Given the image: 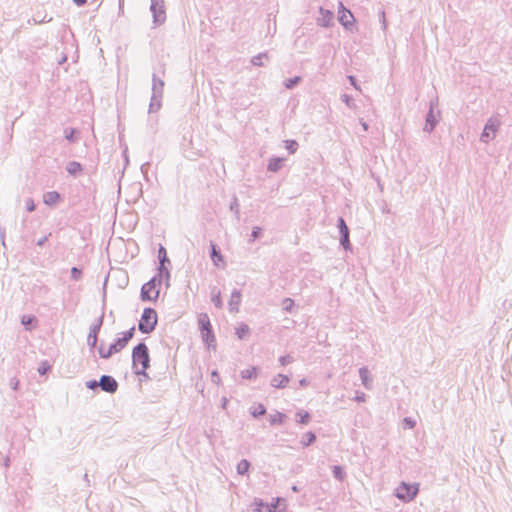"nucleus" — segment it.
Segmentation results:
<instances>
[{"mask_svg":"<svg viewBox=\"0 0 512 512\" xmlns=\"http://www.w3.org/2000/svg\"><path fill=\"white\" fill-rule=\"evenodd\" d=\"M133 370L148 369L150 367V356L148 347L145 343H139L132 351Z\"/></svg>","mask_w":512,"mask_h":512,"instance_id":"nucleus-1","label":"nucleus"},{"mask_svg":"<svg viewBox=\"0 0 512 512\" xmlns=\"http://www.w3.org/2000/svg\"><path fill=\"white\" fill-rule=\"evenodd\" d=\"M164 81L157 77L155 73L152 75V95L149 105V112H156L161 107V100L164 92Z\"/></svg>","mask_w":512,"mask_h":512,"instance_id":"nucleus-2","label":"nucleus"},{"mask_svg":"<svg viewBox=\"0 0 512 512\" xmlns=\"http://www.w3.org/2000/svg\"><path fill=\"white\" fill-rule=\"evenodd\" d=\"M157 313L153 308H145L138 324V329L144 333H151L157 325Z\"/></svg>","mask_w":512,"mask_h":512,"instance_id":"nucleus-3","label":"nucleus"},{"mask_svg":"<svg viewBox=\"0 0 512 512\" xmlns=\"http://www.w3.org/2000/svg\"><path fill=\"white\" fill-rule=\"evenodd\" d=\"M162 281L159 282V273L154 276L150 281L145 283L141 288V299L143 301H156L159 297V290L156 289L158 285L161 284Z\"/></svg>","mask_w":512,"mask_h":512,"instance_id":"nucleus-4","label":"nucleus"},{"mask_svg":"<svg viewBox=\"0 0 512 512\" xmlns=\"http://www.w3.org/2000/svg\"><path fill=\"white\" fill-rule=\"evenodd\" d=\"M437 104H438L437 99L430 101L429 111L426 115L425 126L423 128V130L425 132L431 133L434 130V128L436 127L437 123L439 122L440 111L438 110L436 113L434 111Z\"/></svg>","mask_w":512,"mask_h":512,"instance_id":"nucleus-5","label":"nucleus"},{"mask_svg":"<svg viewBox=\"0 0 512 512\" xmlns=\"http://www.w3.org/2000/svg\"><path fill=\"white\" fill-rule=\"evenodd\" d=\"M150 11L155 25H161L166 20L164 0H151Z\"/></svg>","mask_w":512,"mask_h":512,"instance_id":"nucleus-6","label":"nucleus"},{"mask_svg":"<svg viewBox=\"0 0 512 512\" xmlns=\"http://www.w3.org/2000/svg\"><path fill=\"white\" fill-rule=\"evenodd\" d=\"M417 492V487L402 482L396 489V497L404 502H409L415 498Z\"/></svg>","mask_w":512,"mask_h":512,"instance_id":"nucleus-7","label":"nucleus"},{"mask_svg":"<svg viewBox=\"0 0 512 512\" xmlns=\"http://www.w3.org/2000/svg\"><path fill=\"white\" fill-rule=\"evenodd\" d=\"M500 122L496 118L488 119L483 132L480 136V140L484 143H488L495 137V133L498 130Z\"/></svg>","mask_w":512,"mask_h":512,"instance_id":"nucleus-8","label":"nucleus"},{"mask_svg":"<svg viewBox=\"0 0 512 512\" xmlns=\"http://www.w3.org/2000/svg\"><path fill=\"white\" fill-rule=\"evenodd\" d=\"M158 257L160 261V266L158 268L159 271V282L165 278L167 281L170 277L169 270L164 266L165 262H169V259L167 257L166 249L163 246H160L158 250Z\"/></svg>","mask_w":512,"mask_h":512,"instance_id":"nucleus-9","label":"nucleus"},{"mask_svg":"<svg viewBox=\"0 0 512 512\" xmlns=\"http://www.w3.org/2000/svg\"><path fill=\"white\" fill-rule=\"evenodd\" d=\"M99 387L107 393H115L118 389L117 381L109 375H102L99 380Z\"/></svg>","mask_w":512,"mask_h":512,"instance_id":"nucleus-10","label":"nucleus"},{"mask_svg":"<svg viewBox=\"0 0 512 512\" xmlns=\"http://www.w3.org/2000/svg\"><path fill=\"white\" fill-rule=\"evenodd\" d=\"M120 339L118 338L113 344L110 345V347L106 350L104 348V345L101 344L99 347H98V353H99V356L103 359H108L110 358L114 353H117L119 351H121L123 348H124V345L123 344H119Z\"/></svg>","mask_w":512,"mask_h":512,"instance_id":"nucleus-11","label":"nucleus"},{"mask_svg":"<svg viewBox=\"0 0 512 512\" xmlns=\"http://www.w3.org/2000/svg\"><path fill=\"white\" fill-rule=\"evenodd\" d=\"M103 323V315L100 316L95 324L90 327V331L87 337V343L90 348H94L97 344L98 333Z\"/></svg>","mask_w":512,"mask_h":512,"instance_id":"nucleus-12","label":"nucleus"},{"mask_svg":"<svg viewBox=\"0 0 512 512\" xmlns=\"http://www.w3.org/2000/svg\"><path fill=\"white\" fill-rule=\"evenodd\" d=\"M338 20L341 25L345 27L347 30H351L354 26L355 18L350 10L343 8V11H338Z\"/></svg>","mask_w":512,"mask_h":512,"instance_id":"nucleus-13","label":"nucleus"},{"mask_svg":"<svg viewBox=\"0 0 512 512\" xmlns=\"http://www.w3.org/2000/svg\"><path fill=\"white\" fill-rule=\"evenodd\" d=\"M240 302H241V292L237 289H234L231 293L230 300L228 302L229 310L231 312H238Z\"/></svg>","mask_w":512,"mask_h":512,"instance_id":"nucleus-14","label":"nucleus"},{"mask_svg":"<svg viewBox=\"0 0 512 512\" xmlns=\"http://www.w3.org/2000/svg\"><path fill=\"white\" fill-rule=\"evenodd\" d=\"M359 376H360L362 385L366 389H371L372 388L373 379H372V377L370 375V372H369L367 367H361L359 369Z\"/></svg>","mask_w":512,"mask_h":512,"instance_id":"nucleus-15","label":"nucleus"},{"mask_svg":"<svg viewBox=\"0 0 512 512\" xmlns=\"http://www.w3.org/2000/svg\"><path fill=\"white\" fill-rule=\"evenodd\" d=\"M289 377L283 374H277L271 379V386L277 389H282L289 383Z\"/></svg>","mask_w":512,"mask_h":512,"instance_id":"nucleus-16","label":"nucleus"},{"mask_svg":"<svg viewBox=\"0 0 512 512\" xmlns=\"http://www.w3.org/2000/svg\"><path fill=\"white\" fill-rule=\"evenodd\" d=\"M284 158L275 157L269 160L267 169L271 172H278L284 165Z\"/></svg>","mask_w":512,"mask_h":512,"instance_id":"nucleus-17","label":"nucleus"},{"mask_svg":"<svg viewBox=\"0 0 512 512\" xmlns=\"http://www.w3.org/2000/svg\"><path fill=\"white\" fill-rule=\"evenodd\" d=\"M82 170V165L77 161H70L66 165V171L72 176L79 175Z\"/></svg>","mask_w":512,"mask_h":512,"instance_id":"nucleus-18","label":"nucleus"},{"mask_svg":"<svg viewBox=\"0 0 512 512\" xmlns=\"http://www.w3.org/2000/svg\"><path fill=\"white\" fill-rule=\"evenodd\" d=\"M60 199V195L56 191H50L44 194L43 201L46 205H54Z\"/></svg>","mask_w":512,"mask_h":512,"instance_id":"nucleus-19","label":"nucleus"},{"mask_svg":"<svg viewBox=\"0 0 512 512\" xmlns=\"http://www.w3.org/2000/svg\"><path fill=\"white\" fill-rule=\"evenodd\" d=\"M211 259L215 266H219L220 262H224L222 254L216 249V245L214 243H211Z\"/></svg>","mask_w":512,"mask_h":512,"instance_id":"nucleus-20","label":"nucleus"},{"mask_svg":"<svg viewBox=\"0 0 512 512\" xmlns=\"http://www.w3.org/2000/svg\"><path fill=\"white\" fill-rule=\"evenodd\" d=\"M286 418L287 416L284 413L277 411L269 416V421L271 425H281L285 422Z\"/></svg>","mask_w":512,"mask_h":512,"instance_id":"nucleus-21","label":"nucleus"},{"mask_svg":"<svg viewBox=\"0 0 512 512\" xmlns=\"http://www.w3.org/2000/svg\"><path fill=\"white\" fill-rule=\"evenodd\" d=\"M311 420V415L304 410H299L296 412V421L300 424H308Z\"/></svg>","mask_w":512,"mask_h":512,"instance_id":"nucleus-22","label":"nucleus"},{"mask_svg":"<svg viewBox=\"0 0 512 512\" xmlns=\"http://www.w3.org/2000/svg\"><path fill=\"white\" fill-rule=\"evenodd\" d=\"M211 300L217 308L222 307L221 292L216 287L211 290Z\"/></svg>","mask_w":512,"mask_h":512,"instance_id":"nucleus-23","label":"nucleus"},{"mask_svg":"<svg viewBox=\"0 0 512 512\" xmlns=\"http://www.w3.org/2000/svg\"><path fill=\"white\" fill-rule=\"evenodd\" d=\"M198 322L201 328V332H204L207 329H211V323L207 314H200Z\"/></svg>","mask_w":512,"mask_h":512,"instance_id":"nucleus-24","label":"nucleus"},{"mask_svg":"<svg viewBox=\"0 0 512 512\" xmlns=\"http://www.w3.org/2000/svg\"><path fill=\"white\" fill-rule=\"evenodd\" d=\"M258 375V368L257 367H251L249 369H245L241 371V377L243 379H256Z\"/></svg>","mask_w":512,"mask_h":512,"instance_id":"nucleus-25","label":"nucleus"},{"mask_svg":"<svg viewBox=\"0 0 512 512\" xmlns=\"http://www.w3.org/2000/svg\"><path fill=\"white\" fill-rule=\"evenodd\" d=\"M64 134L66 140H68L69 142L74 143L78 140V137L76 135L79 134V132L74 128H66L64 130Z\"/></svg>","mask_w":512,"mask_h":512,"instance_id":"nucleus-26","label":"nucleus"},{"mask_svg":"<svg viewBox=\"0 0 512 512\" xmlns=\"http://www.w3.org/2000/svg\"><path fill=\"white\" fill-rule=\"evenodd\" d=\"M250 333L248 325L242 323L236 328V334L239 339H244Z\"/></svg>","mask_w":512,"mask_h":512,"instance_id":"nucleus-27","label":"nucleus"},{"mask_svg":"<svg viewBox=\"0 0 512 512\" xmlns=\"http://www.w3.org/2000/svg\"><path fill=\"white\" fill-rule=\"evenodd\" d=\"M249 467H250V462L248 460H246V459H242L237 464V473L239 475H245L248 472Z\"/></svg>","mask_w":512,"mask_h":512,"instance_id":"nucleus-28","label":"nucleus"},{"mask_svg":"<svg viewBox=\"0 0 512 512\" xmlns=\"http://www.w3.org/2000/svg\"><path fill=\"white\" fill-rule=\"evenodd\" d=\"M135 327L130 328L128 331L123 333V337L119 338L121 342L119 344H123L124 347L134 336Z\"/></svg>","mask_w":512,"mask_h":512,"instance_id":"nucleus-29","label":"nucleus"},{"mask_svg":"<svg viewBox=\"0 0 512 512\" xmlns=\"http://www.w3.org/2000/svg\"><path fill=\"white\" fill-rule=\"evenodd\" d=\"M316 439V436L313 432H307L306 434H304V436L302 437V440H301V444L304 446V447H307L309 446L310 444H312Z\"/></svg>","mask_w":512,"mask_h":512,"instance_id":"nucleus-30","label":"nucleus"},{"mask_svg":"<svg viewBox=\"0 0 512 512\" xmlns=\"http://www.w3.org/2000/svg\"><path fill=\"white\" fill-rule=\"evenodd\" d=\"M201 334L203 340L208 344V346H211L213 343H215V337L211 329H207L204 332H201Z\"/></svg>","mask_w":512,"mask_h":512,"instance_id":"nucleus-31","label":"nucleus"},{"mask_svg":"<svg viewBox=\"0 0 512 512\" xmlns=\"http://www.w3.org/2000/svg\"><path fill=\"white\" fill-rule=\"evenodd\" d=\"M320 12L324 16L322 25L328 27L333 19V13L329 10H324L323 8H320Z\"/></svg>","mask_w":512,"mask_h":512,"instance_id":"nucleus-32","label":"nucleus"},{"mask_svg":"<svg viewBox=\"0 0 512 512\" xmlns=\"http://www.w3.org/2000/svg\"><path fill=\"white\" fill-rule=\"evenodd\" d=\"M37 319L35 316L23 315L21 317V323L26 327L27 330H31L30 325L36 323Z\"/></svg>","mask_w":512,"mask_h":512,"instance_id":"nucleus-33","label":"nucleus"},{"mask_svg":"<svg viewBox=\"0 0 512 512\" xmlns=\"http://www.w3.org/2000/svg\"><path fill=\"white\" fill-rule=\"evenodd\" d=\"M265 58V59H268V54L267 53H260L254 57H252L251 59V63L254 65V66H263V62H262V59Z\"/></svg>","mask_w":512,"mask_h":512,"instance_id":"nucleus-34","label":"nucleus"},{"mask_svg":"<svg viewBox=\"0 0 512 512\" xmlns=\"http://www.w3.org/2000/svg\"><path fill=\"white\" fill-rule=\"evenodd\" d=\"M301 82V77L300 76H295L293 78H289L287 79L285 82H284V86L287 88V89H292L293 87H295L297 84H299Z\"/></svg>","mask_w":512,"mask_h":512,"instance_id":"nucleus-35","label":"nucleus"},{"mask_svg":"<svg viewBox=\"0 0 512 512\" xmlns=\"http://www.w3.org/2000/svg\"><path fill=\"white\" fill-rule=\"evenodd\" d=\"M285 148L289 151L290 154H294L298 149V143L295 140H286Z\"/></svg>","mask_w":512,"mask_h":512,"instance_id":"nucleus-36","label":"nucleus"},{"mask_svg":"<svg viewBox=\"0 0 512 512\" xmlns=\"http://www.w3.org/2000/svg\"><path fill=\"white\" fill-rule=\"evenodd\" d=\"M266 413V408L262 404H258L257 407L251 410V414L253 417L257 418Z\"/></svg>","mask_w":512,"mask_h":512,"instance_id":"nucleus-37","label":"nucleus"},{"mask_svg":"<svg viewBox=\"0 0 512 512\" xmlns=\"http://www.w3.org/2000/svg\"><path fill=\"white\" fill-rule=\"evenodd\" d=\"M341 100L351 109H356V104L353 98L347 94L341 95Z\"/></svg>","mask_w":512,"mask_h":512,"instance_id":"nucleus-38","label":"nucleus"},{"mask_svg":"<svg viewBox=\"0 0 512 512\" xmlns=\"http://www.w3.org/2000/svg\"><path fill=\"white\" fill-rule=\"evenodd\" d=\"M230 210L233 211L236 215V218L239 219L240 212H239V203L236 196L233 197L232 202L230 204Z\"/></svg>","mask_w":512,"mask_h":512,"instance_id":"nucleus-39","label":"nucleus"},{"mask_svg":"<svg viewBox=\"0 0 512 512\" xmlns=\"http://www.w3.org/2000/svg\"><path fill=\"white\" fill-rule=\"evenodd\" d=\"M340 243H341V245L343 246V248L345 250L351 249V244H350V240H349V233L348 234L343 233V235H341Z\"/></svg>","mask_w":512,"mask_h":512,"instance_id":"nucleus-40","label":"nucleus"},{"mask_svg":"<svg viewBox=\"0 0 512 512\" xmlns=\"http://www.w3.org/2000/svg\"><path fill=\"white\" fill-rule=\"evenodd\" d=\"M282 306L284 311L291 312L294 306V301L291 298H285L282 302Z\"/></svg>","mask_w":512,"mask_h":512,"instance_id":"nucleus-41","label":"nucleus"},{"mask_svg":"<svg viewBox=\"0 0 512 512\" xmlns=\"http://www.w3.org/2000/svg\"><path fill=\"white\" fill-rule=\"evenodd\" d=\"M338 228H339L340 235H343V233H346V234L349 233V229L342 217H340L338 219Z\"/></svg>","mask_w":512,"mask_h":512,"instance_id":"nucleus-42","label":"nucleus"},{"mask_svg":"<svg viewBox=\"0 0 512 512\" xmlns=\"http://www.w3.org/2000/svg\"><path fill=\"white\" fill-rule=\"evenodd\" d=\"M333 476H334L336 479L340 480V481H342V480H343V478H344V472H343V470H342V468H341L340 466H334V467H333Z\"/></svg>","mask_w":512,"mask_h":512,"instance_id":"nucleus-43","label":"nucleus"},{"mask_svg":"<svg viewBox=\"0 0 512 512\" xmlns=\"http://www.w3.org/2000/svg\"><path fill=\"white\" fill-rule=\"evenodd\" d=\"M147 369H136V371H134V373L138 376H140V381H148L150 380V377L149 375L147 374L146 372Z\"/></svg>","mask_w":512,"mask_h":512,"instance_id":"nucleus-44","label":"nucleus"},{"mask_svg":"<svg viewBox=\"0 0 512 512\" xmlns=\"http://www.w3.org/2000/svg\"><path fill=\"white\" fill-rule=\"evenodd\" d=\"M403 424L408 429H413L416 426V421L411 417H405L403 419Z\"/></svg>","mask_w":512,"mask_h":512,"instance_id":"nucleus-45","label":"nucleus"},{"mask_svg":"<svg viewBox=\"0 0 512 512\" xmlns=\"http://www.w3.org/2000/svg\"><path fill=\"white\" fill-rule=\"evenodd\" d=\"M82 271L78 269L77 267H73L71 269V278L75 281H78L81 279Z\"/></svg>","mask_w":512,"mask_h":512,"instance_id":"nucleus-46","label":"nucleus"},{"mask_svg":"<svg viewBox=\"0 0 512 512\" xmlns=\"http://www.w3.org/2000/svg\"><path fill=\"white\" fill-rule=\"evenodd\" d=\"M293 361V358L290 356V355H285V356H281L279 358V362L281 365L285 366V365H288L290 363H292Z\"/></svg>","mask_w":512,"mask_h":512,"instance_id":"nucleus-47","label":"nucleus"},{"mask_svg":"<svg viewBox=\"0 0 512 512\" xmlns=\"http://www.w3.org/2000/svg\"><path fill=\"white\" fill-rule=\"evenodd\" d=\"M261 234V228L260 227H254L251 233V239L250 241L256 240Z\"/></svg>","mask_w":512,"mask_h":512,"instance_id":"nucleus-48","label":"nucleus"},{"mask_svg":"<svg viewBox=\"0 0 512 512\" xmlns=\"http://www.w3.org/2000/svg\"><path fill=\"white\" fill-rule=\"evenodd\" d=\"M211 380H212V382H214L217 385L220 384V377H219V374H218V372L216 370L212 371V373H211Z\"/></svg>","mask_w":512,"mask_h":512,"instance_id":"nucleus-49","label":"nucleus"},{"mask_svg":"<svg viewBox=\"0 0 512 512\" xmlns=\"http://www.w3.org/2000/svg\"><path fill=\"white\" fill-rule=\"evenodd\" d=\"M26 208L29 212H32L35 210V204L31 198L26 200Z\"/></svg>","mask_w":512,"mask_h":512,"instance_id":"nucleus-50","label":"nucleus"},{"mask_svg":"<svg viewBox=\"0 0 512 512\" xmlns=\"http://www.w3.org/2000/svg\"><path fill=\"white\" fill-rule=\"evenodd\" d=\"M49 369H50V366H49V365H47V363L45 362V363H43V364L38 368V372H39L41 375H44V374L47 372V370H49Z\"/></svg>","mask_w":512,"mask_h":512,"instance_id":"nucleus-51","label":"nucleus"},{"mask_svg":"<svg viewBox=\"0 0 512 512\" xmlns=\"http://www.w3.org/2000/svg\"><path fill=\"white\" fill-rule=\"evenodd\" d=\"M355 400H356L357 402H364V401L366 400V395H365V393H363V392H357V393H356Z\"/></svg>","mask_w":512,"mask_h":512,"instance_id":"nucleus-52","label":"nucleus"},{"mask_svg":"<svg viewBox=\"0 0 512 512\" xmlns=\"http://www.w3.org/2000/svg\"><path fill=\"white\" fill-rule=\"evenodd\" d=\"M86 386L89 388V389H95L97 387H99V381L97 382L96 380H91V381H88L86 383Z\"/></svg>","mask_w":512,"mask_h":512,"instance_id":"nucleus-53","label":"nucleus"},{"mask_svg":"<svg viewBox=\"0 0 512 512\" xmlns=\"http://www.w3.org/2000/svg\"><path fill=\"white\" fill-rule=\"evenodd\" d=\"M348 79H349L351 85H353L355 87V89H359V86L356 83V78L354 76H348Z\"/></svg>","mask_w":512,"mask_h":512,"instance_id":"nucleus-54","label":"nucleus"},{"mask_svg":"<svg viewBox=\"0 0 512 512\" xmlns=\"http://www.w3.org/2000/svg\"><path fill=\"white\" fill-rule=\"evenodd\" d=\"M48 239V236H44L42 238H40L38 241H37V245L38 246H43L45 244V242L47 241Z\"/></svg>","mask_w":512,"mask_h":512,"instance_id":"nucleus-55","label":"nucleus"},{"mask_svg":"<svg viewBox=\"0 0 512 512\" xmlns=\"http://www.w3.org/2000/svg\"><path fill=\"white\" fill-rule=\"evenodd\" d=\"M11 385H12V388L14 390H16L18 388L19 382L17 380H15V379H12L11 380Z\"/></svg>","mask_w":512,"mask_h":512,"instance_id":"nucleus-56","label":"nucleus"},{"mask_svg":"<svg viewBox=\"0 0 512 512\" xmlns=\"http://www.w3.org/2000/svg\"><path fill=\"white\" fill-rule=\"evenodd\" d=\"M74 3L77 5V6H83L84 4H86L87 0H73Z\"/></svg>","mask_w":512,"mask_h":512,"instance_id":"nucleus-57","label":"nucleus"},{"mask_svg":"<svg viewBox=\"0 0 512 512\" xmlns=\"http://www.w3.org/2000/svg\"><path fill=\"white\" fill-rule=\"evenodd\" d=\"M359 122H360L361 126L363 127L364 131H367L368 124L365 121H363V119H360Z\"/></svg>","mask_w":512,"mask_h":512,"instance_id":"nucleus-58","label":"nucleus"},{"mask_svg":"<svg viewBox=\"0 0 512 512\" xmlns=\"http://www.w3.org/2000/svg\"><path fill=\"white\" fill-rule=\"evenodd\" d=\"M381 16H382L383 28L385 29L386 28L385 13L381 12Z\"/></svg>","mask_w":512,"mask_h":512,"instance_id":"nucleus-59","label":"nucleus"},{"mask_svg":"<svg viewBox=\"0 0 512 512\" xmlns=\"http://www.w3.org/2000/svg\"><path fill=\"white\" fill-rule=\"evenodd\" d=\"M299 384H300L301 386H306V385L308 384V381H307L306 379H301V380L299 381Z\"/></svg>","mask_w":512,"mask_h":512,"instance_id":"nucleus-60","label":"nucleus"},{"mask_svg":"<svg viewBox=\"0 0 512 512\" xmlns=\"http://www.w3.org/2000/svg\"><path fill=\"white\" fill-rule=\"evenodd\" d=\"M343 8H345V7H344V5H343V3H342V2H339L338 11H343Z\"/></svg>","mask_w":512,"mask_h":512,"instance_id":"nucleus-61","label":"nucleus"},{"mask_svg":"<svg viewBox=\"0 0 512 512\" xmlns=\"http://www.w3.org/2000/svg\"><path fill=\"white\" fill-rule=\"evenodd\" d=\"M165 72H166V70H165V66H164V65H162V67H161V74L164 76V75H165Z\"/></svg>","mask_w":512,"mask_h":512,"instance_id":"nucleus-62","label":"nucleus"},{"mask_svg":"<svg viewBox=\"0 0 512 512\" xmlns=\"http://www.w3.org/2000/svg\"><path fill=\"white\" fill-rule=\"evenodd\" d=\"M84 480L89 484L90 481L87 473L84 474Z\"/></svg>","mask_w":512,"mask_h":512,"instance_id":"nucleus-63","label":"nucleus"},{"mask_svg":"<svg viewBox=\"0 0 512 512\" xmlns=\"http://www.w3.org/2000/svg\"><path fill=\"white\" fill-rule=\"evenodd\" d=\"M226 404H227V399H226V398H223L222 407H223V408H225V407H226Z\"/></svg>","mask_w":512,"mask_h":512,"instance_id":"nucleus-64","label":"nucleus"}]
</instances>
